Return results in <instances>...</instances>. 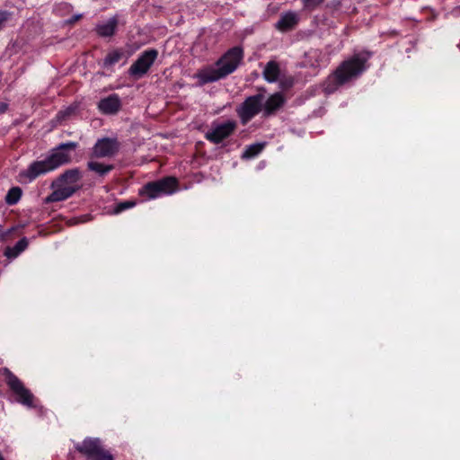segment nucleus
<instances>
[{
	"label": "nucleus",
	"instance_id": "nucleus-1",
	"mask_svg": "<svg viewBox=\"0 0 460 460\" xmlns=\"http://www.w3.org/2000/svg\"><path fill=\"white\" fill-rule=\"evenodd\" d=\"M77 147V142L61 143L53 148L45 159L32 162L27 170L20 173V176L31 182L39 176L50 172L64 164H67L71 162V152L75 151Z\"/></svg>",
	"mask_w": 460,
	"mask_h": 460
},
{
	"label": "nucleus",
	"instance_id": "nucleus-2",
	"mask_svg": "<svg viewBox=\"0 0 460 460\" xmlns=\"http://www.w3.org/2000/svg\"><path fill=\"white\" fill-rule=\"evenodd\" d=\"M370 57V52L363 51L342 61L325 81L324 92L328 94L333 93L340 86L360 75L366 70V63Z\"/></svg>",
	"mask_w": 460,
	"mask_h": 460
},
{
	"label": "nucleus",
	"instance_id": "nucleus-3",
	"mask_svg": "<svg viewBox=\"0 0 460 460\" xmlns=\"http://www.w3.org/2000/svg\"><path fill=\"white\" fill-rule=\"evenodd\" d=\"M243 49L240 46L229 49L216 62L217 68L212 66L205 67L195 75L199 85L217 82L224 79L234 73L243 59Z\"/></svg>",
	"mask_w": 460,
	"mask_h": 460
},
{
	"label": "nucleus",
	"instance_id": "nucleus-4",
	"mask_svg": "<svg viewBox=\"0 0 460 460\" xmlns=\"http://www.w3.org/2000/svg\"><path fill=\"white\" fill-rule=\"evenodd\" d=\"M82 178L78 168L66 170L51 183L54 190L45 199L46 203L59 202L72 197L79 189V181Z\"/></svg>",
	"mask_w": 460,
	"mask_h": 460
},
{
	"label": "nucleus",
	"instance_id": "nucleus-5",
	"mask_svg": "<svg viewBox=\"0 0 460 460\" xmlns=\"http://www.w3.org/2000/svg\"><path fill=\"white\" fill-rule=\"evenodd\" d=\"M179 188L176 177L166 176L157 181L146 183L138 191L139 196L146 199H154L162 196L171 195Z\"/></svg>",
	"mask_w": 460,
	"mask_h": 460
},
{
	"label": "nucleus",
	"instance_id": "nucleus-6",
	"mask_svg": "<svg viewBox=\"0 0 460 460\" xmlns=\"http://www.w3.org/2000/svg\"><path fill=\"white\" fill-rule=\"evenodd\" d=\"M75 449L85 456V460H114L113 455L106 449L99 438L86 437L75 445Z\"/></svg>",
	"mask_w": 460,
	"mask_h": 460
},
{
	"label": "nucleus",
	"instance_id": "nucleus-7",
	"mask_svg": "<svg viewBox=\"0 0 460 460\" xmlns=\"http://www.w3.org/2000/svg\"><path fill=\"white\" fill-rule=\"evenodd\" d=\"M4 375L6 385L16 396L17 402L29 408H34L35 397L32 393L24 386L23 383L8 368H4Z\"/></svg>",
	"mask_w": 460,
	"mask_h": 460
},
{
	"label": "nucleus",
	"instance_id": "nucleus-8",
	"mask_svg": "<svg viewBox=\"0 0 460 460\" xmlns=\"http://www.w3.org/2000/svg\"><path fill=\"white\" fill-rule=\"evenodd\" d=\"M263 102L264 95L262 93H257L248 96L236 107L235 111L243 126L247 125L255 116L263 111Z\"/></svg>",
	"mask_w": 460,
	"mask_h": 460
},
{
	"label": "nucleus",
	"instance_id": "nucleus-9",
	"mask_svg": "<svg viewBox=\"0 0 460 460\" xmlns=\"http://www.w3.org/2000/svg\"><path fill=\"white\" fill-rule=\"evenodd\" d=\"M158 50L155 49H147L144 50L138 56L136 61L130 66L128 69L129 75L135 78H141L144 76L146 74H147L158 58Z\"/></svg>",
	"mask_w": 460,
	"mask_h": 460
},
{
	"label": "nucleus",
	"instance_id": "nucleus-10",
	"mask_svg": "<svg viewBox=\"0 0 460 460\" xmlns=\"http://www.w3.org/2000/svg\"><path fill=\"white\" fill-rule=\"evenodd\" d=\"M120 148V143L117 138H99L91 149L90 159L111 158L115 156Z\"/></svg>",
	"mask_w": 460,
	"mask_h": 460
},
{
	"label": "nucleus",
	"instance_id": "nucleus-11",
	"mask_svg": "<svg viewBox=\"0 0 460 460\" xmlns=\"http://www.w3.org/2000/svg\"><path fill=\"white\" fill-rule=\"evenodd\" d=\"M237 128V122L227 119L222 123H213L210 130L206 132L205 138L212 144L219 145L231 137Z\"/></svg>",
	"mask_w": 460,
	"mask_h": 460
},
{
	"label": "nucleus",
	"instance_id": "nucleus-12",
	"mask_svg": "<svg viewBox=\"0 0 460 460\" xmlns=\"http://www.w3.org/2000/svg\"><path fill=\"white\" fill-rule=\"evenodd\" d=\"M121 106V100L117 93H112L101 99L98 103V109L100 111L106 115L117 114L120 111Z\"/></svg>",
	"mask_w": 460,
	"mask_h": 460
},
{
	"label": "nucleus",
	"instance_id": "nucleus-13",
	"mask_svg": "<svg viewBox=\"0 0 460 460\" xmlns=\"http://www.w3.org/2000/svg\"><path fill=\"white\" fill-rule=\"evenodd\" d=\"M299 20L298 14L293 11L283 13L276 22L275 29L280 32L291 31L298 25Z\"/></svg>",
	"mask_w": 460,
	"mask_h": 460
},
{
	"label": "nucleus",
	"instance_id": "nucleus-14",
	"mask_svg": "<svg viewBox=\"0 0 460 460\" xmlns=\"http://www.w3.org/2000/svg\"><path fill=\"white\" fill-rule=\"evenodd\" d=\"M122 59H127L125 50L123 49H114L109 51L105 58L98 64L102 68L112 73L114 72V66Z\"/></svg>",
	"mask_w": 460,
	"mask_h": 460
},
{
	"label": "nucleus",
	"instance_id": "nucleus-15",
	"mask_svg": "<svg viewBox=\"0 0 460 460\" xmlns=\"http://www.w3.org/2000/svg\"><path fill=\"white\" fill-rule=\"evenodd\" d=\"M286 99L281 93L271 94L265 102H263V115L265 117L275 114L284 104Z\"/></svg>",
	"mask_w": 460,
	"mask_h": 460
},
{
	"label": "nucleus",
	"instance_id": "nucleus-16",
	"mask_svg": "<svg viewBox=\"0 0 460 460\" xmlns=\"http://www.w3.org/2000/svg\"><path fill=\"white\" fill-rule=\"evenodd\" d=\"M118 23H119V22H118L117 17H111L107 21V22H105L103 24L97 25V27L95 29L96 33L100 37H103V38L111 37L116 32Z\"/></svg>",
	"mask_w": 460,
	"mask_h": 460
},
{
	"label": "nucleus",
	"instance_id": "nucleus-17",
	"mask_svg": "<svg viewBox=\"0 0 460 460\" xmlns=\"http://www.w3.org/2000/svg\"><path fill=\"white\" fill-rule=\"evenodd\" d=\"M262 75L263 78L268 83L277 82L280 75V67L279 63L275 60L269 61L264 67Z\"/></svg>",
	"mask_w": 460,
	"mask_h": 460
},
{
	"label": "nucleus",
	"instance_id": "nucleus-18",
	"mask_svg": "<svg viewBox=\"0 0 460 460\" xmlns=\"http://www.w3.org/2000/svg\"><path fill=\"white\" fill-rule=\"evenodd\" d=\"M115 166L113 164H105L93 159H90L87 162V169L91 172H95L99 177H104L111 171H113Z\"/></svg>",
	"mask_w": 460,
	"mask_h": 460
},
{
	"label": "nucleus",
	"instance_id": "nucleus-19",
	"mask_svg": "<svg viewBox=\"0 0 460 460\" xmlns=\"http://www.w3.org/2000/svg\"><path fill=\"white\" fill-rule=\"evenodd\" d=\"M29 245V241L26 237H22L20 241L16 243V244L13 247L7 246L4 249V254L8 259H15L18 257L23 251L27 249Z\"/></svg>",
	"mask_w": 460,
	"mask_h": 460
},
{
	"label": "nucleus",
	"instance_id": "nucleus-20",
	"mask_svg": "<svg viewBox=\"0 0 460 460\" xmlns=\"http://www.w3.org/2000/svg\"><path fill=\"white\" fill-rule=\"evenodd\" d=\"M265 147V143H255L247 146L242 155L243 159H252L256 157Z\"/></svg>",
	"mask_w": 460,
	"mask_h": 460
},
{
	"label": "nucleus",
	"instance_id": "nucleus-21",
	"mask_svg": "<svg viewBox=\"0 0 460 460\" xmlns=\"http://www.w3.org/2000/svg\"><path fill=\"white\" fill-rule=\"evenodd\" d=\"M22 196V190L20 187H12L5 195L4 201L8 206L16 205Z\"/></svg>",
	"mask_w": 460,
	"mask_h": 460
},
{
	"label": "nucleus",
	"instance_id": "nucleus-22",
	"mask_svg": "<svg viewBox=\"0 0 460 460\" xmlns=\"http://www.w3.org/2000/svg\"><path fill=\"white\" fill-rule=\"evenodd\" d=\"M20 229H21V226H13L5 231L0 232V241L4 242V243L11 241L16 235L21 234V232H19Z\"/></svg>",
	"mask_w": 460,
	"mask_h": 460
},
{
	"label": "nucleus",
	"instance_id": "nucleus-23",
	"mask_svg": "<svg viewBox=\"0 0 460 460\" xmlns=\"http://www.w3.org/2000/svg\"><path fill=\"white\" fill-rule=\"evenodd\" d=\"M324 0H301L302 10L306 13H312L319 8Z\"/></svg>",
	"mask_w": 460,
	"mask_h": 460
},
{
	"label": "nucleus",
	"instance_id": "nucleus-24",
	"mask_svg": "<svg viewBox=\"0 0 460 460\" xmlns=\"http://www.w3.org/2000/svg\"><path fill=\"white\" fill-rule=\"evenodd\" d=\"M13 13L7 10H0V31L7 27L13 20Z\"/></svg>",
	"mask_w": 460,
	"mask_h": 460
},
{
	"label": "nucleus",
	"instance_id": "nucleus-25",
	"mask_svg": "<svg viewBox=\"0 0 460 460\" xmlns=\"http://www.w3.org/2000/svg\"><path fill=\"white\" fill-rule=\"evenodd\" d=\"M135 205H136V202L132 201V200H126V201L119 202L114 207L113 213L119 214L127 209L132 208L133 207H135Z\"/></svg>",
	"mask_w": 460,
	"mask_h": 460
},
{
	"label": "nucleus",
	"instance_id": "nucleus-26",
	"mask_svg": "<svg viewBox=\"0 0 460 460\" xmlns=\"http://www.w3.org/2000/svg\"><path fill=\"white\" fill-rule=\"evenodd\" d=\"M75 111V107H67L66 110L64 111H60L58 113V118L59 119H66L67 118H69L71 115H73Z\"/></svg>",
	"mask_w": 460,
	"mask_h": 460
},
{
	"label": "nucleus",
	"instance_id": "nucleus-27",
	"mask_svg": "<svg viewBox=\"0 0 460 460\" xmlns=\"http://www.w3.org/2000/svg\"><path fill=\"white\" fill-rule=\"evenodd\" d=\"M8 105L4 102H0V113H4L6 111Z\"/></svg>",
	"mask_w": 460,
	"mask_h": 460
},
{
	"label": "nucleus",
	"instance_id": "nucleus-28",
	"mask_svg": "<svg viewBox=\"0 0 460 460\" xmlns=\"http://www.w3.org/2000/svg\"><path fill=\"white\" fill-rule=\"evenodd\" d=\"M293 84L292 80H290L288 83H286V87L291 86Z\"/></svg>",
	"mask_w": 460,
	"mask_h": 460
},
{
	"label": "nucleus",
	"instance_id": "nucleus-29",
	"mask_svg": "<svg viewBox=\"0 0 460 460\" xmlns=\"http://www.w3.org/2000/svg\"><path fill=\"white\" fill-rule=\"evenodd\" d=\"M0 460H5L1 452H0Z\"/></svg>",
	"mask_w": 460,
	"mask_h": 460
}]
</instances>
